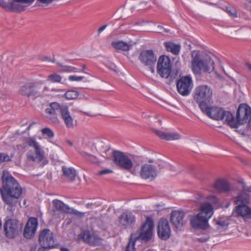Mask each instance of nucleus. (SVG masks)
Wrapping results in <instances>:
<instances>
[{"label": "nucleus", "mask_w": 251, "mask_h": 251, "mask_svg": "<svg viewBox=\"0 0 251 251\" xmlns=\"http://www.w3.org/2000/svg\"><path fill=\"white\" fill-rule=\"evenodd\" d=\"M1 180L2 187L0 189L2 198L7 205L13 206L17 203V199L22 194V189L16 180L6 171H3Z\"/></svg>", "instance_id": "nucleus-1"}, {"label": "nucleus", "mask_w": 251, "mask_h": 251, "mask_svg": "<svg viewBox=\"0 0 251 251\" xmlns=\"http://www.w3.org/2000/svg\"><path fill=\"white\" fill-rule=\"evenodd\" d=\"M192 56L191 69L195 74H200L202 70L205 73H211L214 70V62L209 55L197 52Z\"/></svg>", "instance_id": "nucleus-2"}, {"label": "nucleus", "mask_w": 251, "mask_h": 251, "mask_svg": "<svg viewBox=\"0 0 251 251\" xmlns=\"http://www.w3.org/2000/svg\"><path fill=\"white\" fill-rule=\"evenodd\" d=\"M154 227L153 220L150 217H147L145 223L141 226L139 235L133 239V234H131L130 237L126 245L125 251H136L135 247V242L140 239L147 242L151 239L152 235V231Z\"/></svg>", "instance_id": "nucleus-3"}, {"label": "nucleus", "mask_w": 251, "mask_h": 251, "mask_svg": "<svg viewBox=\"0 0 251 251\" xmlns=\"http://www.w3.org/2000/svg\"><path fill=\"white\" fill-rule=\"evenodd\" d=\"M214 213L213 206L207 202L202 204L200 207V212L190 219L191 226L194 228L205 229L208 220Z\"/></svg>", "instance_id": "nucleus-4"}, {"label": "nucleus", "mask_w": 251, "mask_h": 251, "mask_svg": "<svg viewBox=\"0 0 251 251\" xmlns=\"http://www.w3.org/2000/svg\"><path fill=\"white\" fill-rule=\"evenodd\" d=\"M213 91L206 85L196 87L194 93V99L198 103L201 109H205V106L212 101Z\"/></svg>", "instance_id": "nucleus-5"}, {"label": "nucleus", "mask_w": 251, "mask_h": 251, "mask_svg": "<svg viewBox=\"0 0 251 251\" xmlns=\"http://www.w3.org/2000/svg\"><path fill=\"white\" fill-rule=\"evenodd\" d=\"M249 118H251V107L247 104L242 103L238 107L236 119L234 118L232 113L231 117H229L228 125L231 127L237 128L240 125L246 123Z\"/></svg>", "instance_id": "nucleus-6"}, {"label": "nucleus", "mask_w": 251, "mask_h": 251, "mask_svg": "<svg viewBox=\"0 0 251 251\" xmlns=\"http://www.w3.org/2000/svg\"><path fill=\"white\" fill-rule=\"evenodd\" d=\"M25 143L28 146L32 147L34 151L29 150L26 153L27 159L35 162H41L45 157V152L39 144L34 137H27L24 140Z\"/></svg>", "instance_id": "nucleus-7"}, {"label": "nucleus", "mask_w": 251, "mask_h": 251, "mask_svg": "<svg viewBox=\"0 0 251 251\" xmlns=\"http://www.w3.org/2000/svg\"><path fill=\"white\" fill-rule=\"evenodd\" d=\"M23 229L22 224L18 220L8 219L4 224L3 229L5 236L13 239L21 234Z\"/></svg>", "instance_id": "nucleus-8"}, {"label": "nucleus", "mask_w": 251, "mask_h": 251, "mask_svg": "<svg viewBox=\"0 0 251 251\" xmlns=\"http://www.w3.org/2000/svg\"><path fill=\"white\" fill-rule=\"evenodd\" d=\"M201 110L210 118L218 121L224 120L227 124L229 117H231L230 112L224 110L223 108L216 106L209 107V105H207L205 106V109Z\"/></svg>", "instance_id": "nucleus-9"}, {"label": "nucleus", "mask_w": 251, "mask_h": 251, "mask_svg": "<svg viewBox=\"0 0 251 251\" xmlns=\"http://www.w3.org/2000/svg\"><path fill=\"white\" fill-rule=\"evenodd\" d=\"M157 73L162 78H168L172 72V64L167 55L160 56L157 63Z\"/></svg>", "instance_id": "nucleus-10"}, {"label": "nucleus", "mask_w": 251, "mask_h": 251, "mask_svg": "<svg viewBox=\"0 0 251 251\" xmlns=\"http://www.w3.org/2000/svg\"><path fill=\"white\" fill-rule=\"evenodd\" d=\"M39 90L40 88L36 83L31 80H28L20 87L19 93L24 97L36 98L40 96Z\"/></svg>", "instance_id": "nucleus-11"}, {"label": "nucleus", "mask_w": 251, "mask_h": 251, "mask_svg": "<svg viewBox=\"0 0 251 251\" xmlns=\"http://www.w3.org/2000/svg\"><path fill=\"white\" fill-rule=\"evenodd\" d=\"M138 58L143 65L148 67L152 73L154 72L153 67L156 61V56L152 50L141 51Z\"/></svg>", "instance_id": "nucleus-12"}, {"label": "nucleus", "mask_w": 251, "mask_h": 251, "mask_svg": "<svg viewBox=\"0 0 251 251\" xmlns=\"http://www.w3.org/2000/svg\"><path fill=\"white\" fill-rule=\"evenodd\" d=\"M114 162L117 166L126 170L129 171L133 164L129 157L124 152L116 151L113 152Z\"/></svg>", "instance_id": "nucleus-13"}, {"label": "nucleus", "mask_w": 251, "mask_h": 251, "mask_svg": "<svg viewBox=\"0 0 251 251\" xmlns=\"http://www.w3.org/2000/svg\"><path fill=\"white\" fill-rule=\"evenodd\" d=\"M39 243L43 247L54 248L56 245L54 243L53 233L49 229H43L39 233Z\"/></svg>", "instance_id": "nucleus-14"}, {"label": "nucleus", "mask_w": 251, "mask_h": 251, "mask_svg": "<svg viewBox=\"0 0 251 251\" xmlns=\"http://www.w3.org/2000/svg\"><path fill=\"white\" fill-rule=\"evenodd\" d=\"M193 85V81L189 76L181 77L176 82L177 91L182 96L188 95L191 91Z\"/></svg>", "instance_id": "nucleus-15"}, {"label": "nucleus", "mask_w": 251, "mask_h": 251, "mask_svg": "<svg viewBox=\"0 0 251 251\" xmlns=\"http://www.w3.org/2000/svg\"><path fill=\"white\" fill-rule=\"evenodd\" d=\"M119 224L126 228L133 227L136 223L135 216L129 211L123 212L118 218Z\"/></svg>", "instance_id": "nucleus-16"}, {"label": "nucleus", "mask_w": 251, "mask_h": 251, "mask_svg": "<svg viewBox=\"0 0 251 251\" xmlns=\"http://www.w3.org/2000/svg\"><path fill=\"white\" fill-rule=\"evenodd\" d=\"M157 234L160 238L163 240L169 239L171 236V229L169 222L166 219H161L158 224Z\"/></svg>", "instance_id": "nucleus-17"}, {"label": "nucleus", "mask_w": 251, "mask_h": 251, "mask_svg": "<svg viewBox=\"0 0 251 251\" xmlns=\"http://www.w3.org/2000/svg\"><path fill=\"white\" fill-rule=\"evenodd\" d=\"M37 226V219L34 217H30L27 220L24 230V236L27 239L32 238L36 232Z\"/></svg>", "instance_id": "nucleus-18"}, {"label": "nucleus", "mask_w": 251, "mask_h": 251, "mask_svg": "<svg viewBox=\"0 0 251 251\" xmlns=\"http://www.w3.org/2000/svg\"><path fill=\"white\" fill-rule=\"evenodd\" d=\"M140 174L141 177L145 179H154L157 176L156 167L150 164H145L141 167Z\"/></svg>", "instance_id": "nucleus-19"}, {"label": "nucleus", "mask_w": 251, "mask_h": 251, "mask_svg": "<svg viewBox=\"0 0 251 251\" xmlns=\"http://www.w3.org/2000/svg\"><path fill=\"white\" fill-rule=\"evenodd\" d=\"M81 238L84 242L91 246L99 245L101 242V239L93 230H84Z\"/></svg>", "instance_id": "nucleus-20"}, {"label": "nucleus", "mask_w": 251, "mask_h": 251, "mask_svg": "<svg viewBox=\"0 0 251 251\" xmlns=\"http://www.w3.org/2000/svg\"><path fill=\"white\" fill-rule=\"evenodd\" d=\"M233 210V214L245 219H251V208L245 204H237Z\"/></svg>", "instance_id": "nucleus-21"}, {"label": "nucleus", "mask_w": 251, "mask_h": 251, "mask_svg": "<svg viewBox=\"0 0 251 251\" xmlns=\"http://www.w3.org/2000/svg\"><path fill=\"white\" fill-rule=\"evenodd\" d=\"M184 213L182 211H173L171 214L170 221L176 228H180L184 224Z\"/></svg>", "instance_id": "nucleus-22"}, {"label": "nucleus", "mask_w": 251, "mask_h": 251, "mask_svg": "<svg viewBox=\"0 0 251 251\" xmlns=\"http://www.w3.org/2000/svg\"><path fill=\"white\" fill-rule=\"evenodd\" d=\"M52 204L57 211H61L67 214L78 215L79 212L76 209L72 208L63 201L57 200H53Z\"/></svg>", "instance_id": "nucleus-23"}, {"label": "nucleus", "mask_w": 251, "mask_h": 251, "mask_svg": "<svg viewBox=\"0 0 251 251\" xmlns=\"http://www.w3.org/2000/svg\"><path fill=\"white\" fill-rule=\"evenodd\" d=\"M61 116L67 128H73L74 127V119L70 114L68 106L62 105L61 109Z\"/></svg>", "instance_id": "nucleus-24"}, {"label": "nucleus", "mask_w": 251, "mask_h": 251, "mask_svg": "<svg viewBox=\"0 0 251 251\" xmlns=\"http://www.w3.org/2000/svg\"><path fill=\"white\" fill-rule=\"evenodd\" d=\"M214 188L217 191L221 192H227L230 190L228 181L223 178L217 180L214 183Z\"/></svg>", "instance_id": "nucleus-25"}, {"label": "nucleus", "mask_w": 251, "mask_h": 251, "mask_svg": "<svg viewBox=\"0 0 251 251\" xmlns=\"http://www.w3.org/2000/svg\"><path fill=\"white\" fill-rule=\"evenodd\" d=\"M155 133L161 139L168 141L177 140L180 137L179 134L176 132H164L156 130Z\"/></svg>", "instance_id": "nucleus-26"}, {"label": "nucleus", "mask_w": 251, "mask_h": 251, "mask_svg": "<svg viewBox=\"0 0 251 251\" xmlns=\"http://www.w3.org/2000/svg\"><path fill=\"white\" fill-rule=\"evenodd\" d=\"M250 195L246 192L239 193L235 198L234 202L236 204H245L249 203L250 201Z\"/></svg>", "instance_id": "nucleus-27"}, {"label": "nucleus", "mask_w": 251, "mask_h": 251, "mask_svg": "<svg viewBox=\"0 0 251 251\" xmlns=\"http://www.w3.org/2000/svg\"><path fill=\"white\" fill-rule=\"evenodd\" d=\"M63 176L71 181H74L76 176V172L73 167H67L65 166L62 167Z\"/></svg>", "instance_id": "nucleus-28"}, {"label": "nucleus", "mask_w": 251, "mask_h": 251, "mask_svg": "<svg viewBox=\"0 0 251 251\" xmlns=\"http://www.w3.org/2000/svg\"><path fill=\"white\" fill-rule=\"evenodd\" d=\"M164 46L167 51L175 55H177L179 53L180 46L179 45L176 44L171 42H168L164 43Z\"/></svg>", "instance_id": "nucleus-29"}, {"label": "nucleus", "mask_w": 251, "mask_h": 251, "mask_svg": "<svg viewBox=\"0 0 251 251\" xmlns=\"http://www.w3.org/2000/svg\"><path fill=\"white\" fill-rule=\"evenodd\" d=\"M27 6L24 4L21 3L20 1H17L13 0L12 2L9 3V9L14 12H20L25 10Z\"/></svg>", "instance_id": "nucleus-30"}, {"label": "nucleus", "mask_w": 251, "mask_h": 251, "mask_svg": "<svg viewBox=\"0 0 251 251\" xmlns=\"http://www.w3.org/2000/svg\"><path fill=\"white\" fill-rule=\"evenodd\" d=\"M85 68L86 66L85 64L82 65L81 68H77L71 66H64L62 67V72L66 73H83L88 74V73L85 71Z\"/></svg>", "instance_id": "nucleus-31"}, {"label": "nucleus", "mask_w": 251, "mask_h": 251, "mask_svg": "<svg viewBox=\"0 0 251 251\" xmlns=\"http://www.w3.org/2000/svg\"><path fill=\"white\" fill-rule=\"evenodd\" d=\"M111 45L113 48L117 50L128 51L130 49L129 45L127 43L122 41H112Z\"/></svg>", "instance_id": "nucleus-32"}, {"label": "nucleus", "mask_w": 251, "mask_h": 251, "mask_svg": "<svg viewBox=\"0 0 251 251\" xmlns=\"http://www.w3.org/2000/svg\"><path fill=\"white\" fill-rule=\"evenodd\" d=\"M62 106L57 102H52L45 109V113L46 114H57L59 111L61 112Z\"/></svg>", "instance_id": "nucleus-33"}, {"label": "nucleus", "mask_w": 251, "mask_h": 251, "mask_svg": "<svg viewBox=\"0 0 251 251\" xmlns=\"http://www.w3.org/2000/svg\"><path fill=\"white\" fill-rule=\"evenodd\" d=\"M47 80L51 83H60L62 82V77L56 73H53L49 75L48 77Z\"/></svg>", "instance_id": "nucleus-34"}, {"label": "nucleus", "mask_w": 251, "mask_h": 251, "mask_svg": "<svg viewBox=\"0 0 251 251\" xmlns=\"http://www.w3.org/2000/svg\"><path fill=\"white\" fill-rule=\"evenodd\" d=\"M79 153L81 156L91 163H95L98 162L97 158L92 154L84 151H80Z\"/></svg>", "instance_id": "nucleus-35"}, {"label": "nucleus", "mask_w": 251, "mask_h": 251, "mask_svg": "<svg viewBox=\"0 0 251 251\" xmlns=\"http://www.w3.org/2000/svg\"><path fill=\"white\" fill-rule=\"evenodd\" d=\"M78 96V93L77 91L69 90L67 91L64 94V97L67 100H73L76 98Z\"/></svg>", "instance_id": "nucleus-36"}, {"label": "nucleus", "mask_w": 251, "mask_h": 251, "mask_svg": "<svg viewBox=\"0 0 251 251\" xmlns=\"http://www.w3.org/2000/svg\"><path fill=\"white\" fill-rule=\"evenodd\" d=\"M207 203L213 206L218 205L219 201L218 199L214 195H209L206 198Z\"/></svg>", "instance_id": "nucleus-37"}, {"label": "nucleus", "mask_w": 251, "mask_h": 251, "mask_svg": "<svg viewBox=\"0 0 251 251\" xmlns=\"http://www.w3.org/2000/svg\"><path fill=\"white\" fill-rule=\"evenodd\" d=\"M42 135L43 136L46 135L49 138H52L54 137V132L50 128L46 127L43 128L41 130Z\"/></svg>", "instance_id": "nucleus-38"}, {"label": "nucleus", "mask_w": 251, "mask_h": 251, "mask_svg": "<svg viewBox=\"0 0 251 251\" xmlns=\"http://www.w3.org/2000/svg\"><path fill=\"white\" fill-rule=\"evenodd\" d=\"M47 117L50 121L54 124H58L59 120L57 117V114H46Z\"/></svg>", "instance_id": "nucleus-39"}, {"label": "nucleus", "mask_w": 251, "mask_h": 251, "mask_svg": "<svg viewBox=\"0 0 251 251\" xmlns=\"http://www.w3.org/2000/svg\"><path fill=\"white\" fill-rule=\"evenodd\" d=\"M11 157L5 153H0V164L10 161Z\"/></svg>", "instance_id": "nucleus-40"}, {"label": "nucleus", "mask_w": 251, "mask_h": 251, "mask_svg": "<svg viewBox=\"0 0 251 251\" xmlns=\"http://www.w3.org/2000/svg\"><path fill=\"white\" fill-rule=\"evenodd\" d=\"M85 78L84 76H76L75 75H70L68 79L70 81H81Z\"/></svg>", "instance_id": "nucleus-41"}, {"label": "nucleus", "mask_w": 251, "mask_h": 251, "mask_svg": "<svg viewBox=\"0 0 251 251\" xmlns=\"http://www.w3.org/2000/svg\"><path fill=\"white\" fill-rule=\"evenodd\" d=\"M226 9L227 11V13L229 15H231L232 16H237V12L236 10L232 7L228 6L226 7Z\"/></svg>", "instance_id": "nucleus-42"}, {"label": "nucleus", "mask_w": 251, "mask_h": 251, "mask_svg": "<svg viewBox=\"0 0 251 251\" xmlns=\"http://www.w3.org/2000/svg\"><path fill=\"white\" fill-rule=\"evenodd\" d=\"M107 26V24H105V25H104L102 26H100V27H99V29H98V31H97L98 35L99 36L100 35V34L101 33V32L102 31H103Z\"/></svg>", "instance_id": "nucleus-43"}, {"label": "nucleus", "mask_w": 251, "mask_h": 251, "mask_svg": "<svg viewBox=\"0 0 251 251\" xmlns=\"http://www.w3.org/2000/svg\"><path fill=\"white\" fill-rule=\"evenodd\" d=\"M112 172V171L111 170H110L109 169H105V170H101V171H100L99 173V174L100 175H104V174H106L110 173Z\"/></svg>", "instance_id": "nucleus-44"}, {"label": "nucleus", "mask_w": 251, "mask_h": 251, "mask_svg": "<svg viewBox=\"0 0 251 251\" xmlns=\"http://www.w3.org/2000/svg\"><path fill=\"white\" fill-rule=\"evenodd\" d=\"M9 3H6L3 0H0V6L3 7H8L9 8Z\"/></svg>", "instance_id": "nucleus-45"}, {"label": "nucleus", "mask_w": 251, "mask_h": 251, "mask_svg": "<svg viewBox=\"0 0 251 251\" xmlns=\"http://www.w3.org/2000/svg\"><path fill=\"white\" fill-rule=\"evenodd\" d=\"M36 249H37V245L34 244V245L30 246V249H29V251H36Z\"/></svg>", "instance_id": "nucleus-46"}, {"label": "nucleus", "mask_w": 251, "mask_h": 251, "mask_svg": "<svg viewBox=\"0 0 251 251\" xmlns=\"http://www.w3.org/2000/svg\"><path fill=\"white\" fill-rule=\"evenodd\" d=\"M38 0L43 3H50L53 1V0Z\"/></svg>", "instance_id": "nucleus-47"}, {"label": "nucleus", "mask_w": 251, "mask_h": 251, "mask_svg": "<svg viewBox=\"0 0 251 251\" xmlns=\"http://www.w3.org/2000/svg\"><path fill=\"white\" fill-rule=\"evenodd\" d=\"M247 128L248 130H251V119L249 120L248 124H247Z\"/></svg>", "instance_id": "nucleus-48"}, {"label": "nucleus", "mask_w": 251, "mask_h": 251, "mask_svg": "<svg viewBox=\"0 0 251 251\" xmlns=\"http://www.w3.org/2000/svg\"><path fill=\"white\" fill-rule=\"evenodd\" d=\"M244 191L246 192H251V186L247 188H244Z\"/></svg>", "instance_id": "nucleus-49"}, {"label": "nucleus", "mask_w": 251, "mask_h": 251, "mask_svg": "<svg viewBox=\"0 0 251 251\" xmlns=\"http://www.w3.org/2000/svg\"><path fill=\"white\" fill-rule=\"evenodd\" d=\"M217 224L222 226H224L225 225L224 222H222V221H219L217 222Z\"/></svg>", "instance_id": "nucleus-50"}, {"label": "nucleus", "mask_w": 251, "mask_h": 251, "mask_svg": "<svg viewBox=\"0 0 251 251\" xmlns=\"http://www.w3.org/2000/svg\"><path fill=\"white\" fill-rule=\"evenodd\" d=\"M45 249H50V248H44L41 246V248H39L37 251H45Z\"/></svg>", "instance_id": "nucleus-51"}, {"label": "nucleus", "mask_w": 251, "mask_h": 251, "mask_svg": "<svg viewBox=\"0 0 251 251\" xmlns=\"http://www.w3.org/2000/svg\"><path fill=\"white\" fill-rule=\"evenodd\" d=\"M246 67L251 72V64L247 63L246 64Z\"/></svg>", "instance_id": "nucleus-52"}, {"label": "nucleus", "mask_w": 251, "mask_h": 251, "mask_svg": "<svg viewBox=\"0 0 251 251\" xmlns=\"http://www.w3.org/2000/svg\"><path fill=\"white\" fill-rule=\"evenodd\" d=\"M92 205H93V203H88L86 204V206L87 208H90L92 207Z\"/></svg>", "instance_id": "nucleus-53"}, {"label": "nucleus", "mask_w": 251, "mask_h": 251, "mask_svg": "<svg viewBox=\"0 0 251 251\" xmlns=\"http://www.w3.org/2000/svg\"><path fill=\"white\" fill-rule=\"evenodd\" d=\"M60 251H69L67 248L62 247L60 249Z\"/></svg>", "instance_id": "nucleus-54"}, {"label": "nucleus", "mask_w": 251, "mask_h": 251, "mask_svg": "<svg viewBox=\"0 0 251 251\" xmlns=\"http://www.w3.org/2000/svg\"><path fill=\"white\" fill-rule=\"evenodd\" d=\"M198 240L201 242H205L206 241V240L202 239L201 238H199Z\"/></svg>", "instance_id": "nucleus-55"}, {"label": "nucleus", "mask_w": 251, "mask_h": 251, "mask_svg": "<svg viewBox=\"0 0 251 251\" xmlns=\"http://www.w3.org/2000/svg\"><path fill=\"white\" fill-rule=\"evenodd\" d=\"M67 143L70 145V146H73V143L70 141H67Z\"/></svg>", "instance_id": "nucleus-56"}, {"label": "nucleus", "mask_w": 251, "mask_h": 251, "mask_svg": "<svg viewBox=\"0 0 251 251\" xmlns=\"http://www.w3.org/2000/svg\"><path fill=\"white\" fill-rule=\"evenodd\" d=\"M250 3H251V1H250Z\"/></svg>", "instance_id": "nucleus-57"}]
</instances>
